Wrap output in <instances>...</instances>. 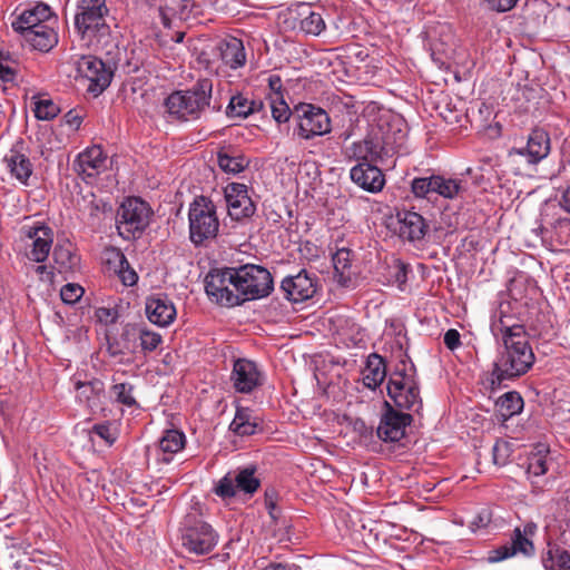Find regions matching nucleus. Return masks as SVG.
Here are the masks:
<instances>
[{
    "instance_id": "a211bd4d",
    "label": "nucleus",
    "mask_w": 570,
    "mask_h": 570,
    "mask_svg": "<svg viewBox=\"0 0 570 570\" xmlns=\"http://www.w3.org/2000/svg\"><path fill=\"white\" fill-rule=\"evenodd\" d=\"M145 309L149 322L160 327L171 324L177 314L175 305L165 294L148 297Z\"/></svg>"
},
{
    "instance_id": "de8ad7c7",
    "label": "nucleus",
    "mask_w": 570,
    "mask_h": 570,
    "mask_svg": "<svg viewBox=\"0 0 570 570\" xmlns=\"http://www.w3.org/2000/svg\"><path fill=\"white\" fill-rule=\"evenodd\" d=\"M112 394L117 402L126 405H136V400L132 395L134 386L129 383H117L112 386Z\"/></svg>"
},
{
    "instance_id": "9d476101",
    "label": "nucleus",
    "mask_w": 570,
    "mask_h": 570,
    "mask_svg": "<svg viewBox=\"0 0 570 570\" xmlns=\"http://www.w3.org/2000/svg\"><path fill=\"white\" fill-rule=\"evenodd\" d=\"M294 118L296 128L294 132L304 140L316 136H324L331 131V118L327 112L312 104H299L295 107Z\"/></svg>"
},
{
    "instance_id": "69168bd1",
    "label": "nucleus",
    "mask_w": 570,
    "mask_h": 570,
    "mask_svg": "<svg viewBox=\"0 0 570 570\" xmlns=\"http://www.w3.org/2000/svg\"><path fill=\"white\" fill-rule=\"evenodd\" d=\"M268 85H269L271 90L274 91V95H275L276 99L283 98L282 95H281L282 80H281L279 76H275V75L271 76L268 78Z\"/></svg>"
},
{
    "instance_id": "393cba45",
    "label": "nucleus",
    "mask_w": 570,
    "mask_h": 570,
    "mask_svg": "<svg viewBox=\"0 0 570 570\" xmlns=\"http://www.w3.org/2000/svg\"><path fill=\"white\" fill-rule=\"evenodd\" d=\"M52 16L51 8L42 2L37 3L33 8L24 10L17 17L11 27L17 33L28 31L36 28V26L46 24Z\"/></svg>"
},
{
    "instance_id": "c9c22d12",
    "label": "nucleus",
    "mask_w": 570,
    "mask_h": 570,
    "mask_svg": "<svg viewBox=\"0 0 570 570\" xmlns=\"http://www.w3.org/2000/svg\"><path fill=\"white\" fill-rule=\"evenodd\" d=\"M524 402L520 393L515 391L507 392L497 401V406L500 416L508 420L513 415L519 414L523 409Z\"/></svg>"
},
{
    "instance_id": "774afa93",
    "label": "nucleus",
    "mask_w": 570,
    "mask_h": 570,
    "mask_svg": "<svg viewBox=\"0 0 570 570\" xmlns=\"http://www.w3.org/2000/svg\"><path fill=\"white\" fill-rule=\"evenodd\" d=\"M277 501H278V492L276 491V489L273 487L267 488L264 493V503L265 504L277 503Z\"/></svg>"
},
{
    "instance_id": "5fc2aeb1",
    "label": "nucleus",
    "mask_w": 570,
    "mask_h": 570,
    "mask_svg": "<svg viewBox=\"0 0 570 570\" xmlns=\"http://www.w3.org/2000/svg\"><path fill=\"white\" fill-rule=\"evenodd\" d=\"M493 463L504 465L510 456V445L505 441L498 440L492 448Z\"/></svg>"
},
{
    "instance_id": "2eb2a0df",
    "label": "nucleus",
    "mask_w": 570,
    "mask_h": 570,
    "mask_svg": "<svg viewBox=\"0 0 570 570\" xmlns=\"http://www.w3.org/2000/svg\"><path fill=\"white\" fill-rule=\"evenodd\" d=\"M228 216L232 220L242 222L256 213V205L248 195V187L240 183H230L224 188Z\"/></svg>"
},
{
    "instance_id": "680f3d73",
    "label": "nucleus",
    "mask_w": 570,
    "mask_h": 570,
    "mask_svg": "<svg viewBox=\"0 0 570 570\" xmlns=\"http://www.w3.org/2000/svg\"><path fill=\"white\" fill-rule=\"evenodd\" d=\"M97 317L100 322L115 323L118 315L116 311L102 307L97 311Z\"/></svg>"
},
{
    "instance_id": "0e129e2a",
    "label": "nucleus",
    "mask_w": 570,
    "mask_h": 570,
    "mask_svg": "<svg viewBox=\"0 0 570 570\" xmlns=\"http://www.w3.org/2000/svg\"><path fill=\"white\" fill-rule=\"evenodd\" d=\"M299 567L294 563H285V562H269L262 570H298Z\"/></svg>"
},
{
    "instance_id": "bf43d9fd",
    "label": "nucleus",
    "mask_w": 570,
    "mask_h": 570,
    "mask_svg": "<svg viewBox=\"0 0 570 570\" xmlns=\"http://www.w3.org/2000/svg\"><path fill=\"white\" fill-rule=\"evenodd\" d=\"M444 344L450 351L456 350L459 346H461V335L460 333L450 328L444 334Z\"/></svg>"
},
{
    "instance_id": "c85d7f7f",
    "label": "nucleus",
    "mask_w": 570,
    "mask_h": 570,
    "mask_svg": "<svg viewBox=\"0 0 570 570\" xmlns=\"http://www.w3.org/2000/svg\"><path fill=\"white\" fill-rule=\"evenodd\" d=\"M386 376V366L384 358L372 353L368 355L366 366L363 371V383L366 387L375 390L382 384Z\"/></svg>"
},
{
    "instance_id": "72a5a7b5",
    "label": "nucleus",
    "mask_w": 570,
    "mask_h": 570,
    "mask_svg": "<svg viewBox=\"0 0 570 570\" xmlns=\"http://www.w3.org/2000/svg\"><path fill=\"white\" fill-rule=\"evenodd\" d=\"M53 240V232L51 227L42 228V236L36 237L32 242L31 249L27 254L30 261L36 263H43L50 253Z\"/></svg>"
},
{
    "instance_id": "f8f14e48",
    "label": "nucleus",
    "mask_w": 570,
    "mask_h": 570,
    "mask_svg": "<svg viewBox=\"0 0 570 570\" xmlns=\"http://www.w3.org/2000/svg\"><path fill=\"white\" fill-rule=\"evenodd\" d=\"M79 77L89 81L88 91L95 97L109 87L112 79V71L105 62L95 56H81L75 61Z\"/></svg>"
},
{
    "instance_id": "9b49d317",
    "label": "nucleus",
    "mask_w": 570,
    "mask_h": 570,
    "mask_svg": "<svg viewBox=\"0 0 570 570\" xmlns=\"http://www.w3.org/2000/svg\"><path fill=\"white\" fill-rule=\"evenodd\" d=\"M218 542V533L213 527L196 518L188 517L181 530V544L196 556L209 553Z\"/></svg>"
},
{
    "instance_id": "a19ab883",
    "label": "nucleus",
    "mask_w": 570,
    "mask_h": 570,
    "mask_svg": "<svg viewBox=\"0 0 570 570\" xmlns=\"http://www.w3.org/2000/svg\"><path fill=\"white\" fill-rule=\"evenodd\" d=\"M112 255L114 258L108 259V262L115 264V272L120 277L122 284L126 286L135 285L137 283L138 276L136 272L130 268L126 256L120 252H114Z\"/></svg>"
},
{
    "instance_id": "8fccbe9b",
    "label": "nucleus",
    "mask_w": 570,
    "mask_h": 570,
    "mask_svg": "<svg viewBox=\"0 0 570 570\" xmlns=\"http://www.w3.org/2000/svg\"><path fill=\"white\" fill-rule=\"evenodd\" d=\"M271 109L273 118L279 124L288 121L292 116L294 117V112L291 111L283 98H272Z\"/></svg>"
},
{
    "instance_id": "cd10ccee",
    "label": "nucleus",
    "mask_w": 570,
    "mask_h": 570,
    "mask_svg": "<svg viewBox=\"0 0 570 570\" xmlns=\"http://www.w3.org/2000/svg\"><path fill=\"white\" fill-rule=\"evenodd\" d=\"M263 108V101L249 99L243 94H237L230 98L226 108V115L229 118H247L249 115L259 112Z\"/></svg>"
},
{
    "instance_id": "6ab92c4d",
    "label": "nucleus",
    "mask_w": 570,
    "mask_h": 570,
    "mask_svg": "<svg viewBox=\"0 0 570 570\" xmlns=\"http://www.w3.org/2000/svg\"><path fill=\"white\" fill-rule=\"evenodd\" d=\"M23 140H18L4 157L10 174L22 185L28 186L29 178L33 173V165L30 158L23 153Z\"/></svg>"
},
{
    "instance_id": "7c9ffc66",
    "label": "nucleus",
    "mask_w": 570,
    "mask_h": 570,
    "mask_svg": "<svg viewBox=\"0 0 570 570\" xmlns=\"http://www.w3.org/2000/svg\"><path fill=\"white\" fill-rule=\"evenodd\" d=\"M52 257L59 273L72 271L79 265V257L69 240L58 243L53 248Z\"/></svg>"
},
{
    "instance_id": "b1692460",
    "label": "nucleus",
    "mask_w": 570,
    "mask_h": 570,
    "mask_svg": "<svg viewBox=\"0 0 570 570\" xmlns=\"http://www.w3.org/2000/svg\"><path fill=\"white\" fill-rule=\"evenodd\" d=\"M539 233L544 242L560 250L570 252V219L559 217L549 226L539 227Z\"/></svg>"
},
{
    "instance_id": "f03ea898",
    "label": "nucleus",
    "mask_w": 570,
    "mask_h": 570,
    "mask_svg": "<svg viewBox=\"0 0 570 570\" xmlns=\"http://www.w3.org/2000/svg\"><path fill=\"white\" fill-rule=\"evenodd\" d=\"M501 331L503 344L498 350L488 377L491 390L499 389L505 382L524 375L535 360L522 325L504 326Z\"/></svg>"
},
{
    "instance_id": "20e7f679",
    "label": "nucleus",
    "mask_w": 570,
    "mask_h": 570,
    "mask_svg": "<svg viewBox=\"0 0 570 570\" xmlns=\"http://www.w3.org/2000/svg\"><path fill=\"white\" fill-rule=\"evenodd\" d=\"M212 90V80L205 78L187 90L174 91L165 99L166 111L179 121L197 120L210 107Z\"/></svg>"
},
{
    "instance_id": "423d86ee",
    "label": "nucleus",
    "mask_w": 570,
    "mask_h": 570,
    "mask_svg": "<svg viewBox=\"0 0 570 570\" xmlns=\"http://www.w3.org/2000/svg\"><path fill=\"white\" fill-rule=\"evenodd\" d=\"M189 239L196 246H203L207 240L215 239L219 230L217 207L204 195L196 196L189 205Z\"/></svg>"
},
{
    "instance_id": "58836bf2",
    "label": "nucleus",
    "mask_w": 570,
    "mask_h": 570,
    "mask_svg": "<svg viewBox=\"0 0 570 570\" xmlns=\"http://www.w3.org/2000/svg\"><path fill=\"white\" fill-rule=\"evenodd\" d=\"M542 561L547 570H570V553L558 546H550Z\"/></svg>"
},
{
    "instance_id": "3c124183",
    "label": "nucleus",
    "mask_w": 570,
    "mask_h": 570,
    "mask_svg": "<svg viewBox=\"0 0 570 570\" xmlns=\"http://www.w3.org/2000/svg\"><path fill=\"white\" fill-rule=\"evenodd\" d=\"M83 288L76 283H68L62 286L60 291V297L66 304H75L77 303L83 295Z\"/></svg>"
},
{
    "instance_id": "f3484780",
    "label": "nucleus",
    "mask_w": 570,
    "mask_h": 570,
    "mask_svg": "<svg viewBox=\"0 0 570 570\" xmlns=\"http://www.w3.org/2000/svg\"><path fill=\"white\" fill-rule=\"evenodd\" d=\"M350 177L353 183L368 193H379L385 185L382 170L373 163H358L351 168Z\"/></svg>"
},
{
    "instance_id": "37998d69",
    "label": "nucleus",
    "mask_w": 570,
    "mask_h": 570,
    "mask_svg": "<svg viewBox=\"0 0 570 570\" xmlns=\"http://www.w3.org/2000/svg\"><path fill=\"white\" fill-rule=\"evenodd\" d=\"M411 191L416 198L430 199L435 194V174L414 178L411 181Z\"/></svg>"
},
{
    "instance_id": "f704fd0d",
    "label": "nucleus",
    "mask_w": 570,
    "mask_h": 570,
    "mask_svg": "<svg viewBox=\"0 0 570 570\" xmlns=\"http://www.w3.org/2000/svg\"><path fill=\"white\" fill-rule=\"evenodd\" d=\"M256 470V466L250 464L236 471L235 483L237 491L253 495L258 490L261 480L255 475Z\"/></svg>"
},
{
    "instance_id": "052dcab7",
    "label": "nucleus",
    "mask_w": 570,
    "mask_h": 570,
    "mask_svg": "<svg viewBox=\"0 0 570 570\" xmlns=\"http://www.w3.org/2000/svg\"><path fill=\"white\" fill-rule=\"evenodd\" d=\"M65 120L66 124L77 130L82 122V116L76 109H71L65 115Z\"/></svg>"
},
{
    "instance_id": "603ef678",
    "label": "nucleus",
    "mask_w": 570,
    "mask_h": 570,
    "mask_svg": "<svg viewBox=\"0 0 570 570\" xmlns=\"http://www.w3.org/2000/svg\"><path fill=\"white\" fill-rule=\"evenodd\" d=\"M547 460L544 455L535 453L529 456L527 472L534 476L543 475L547 472Z\"/></svg>"
},
{
    "instance_id": "338daca9",
    "label": "nucleus",
    "mask_w": 570,
    "mask_h": 570,
    "mask_svg": "<svg viewBox=\"0 0 570 570\" xmlns=\"http://www.w3.org/2000/svg\"><path fill=\"white\" fill-rule=\"evenodd\" d=\"M45 227H49V226L46 224H37L35 226L28 227L26 229V236L28 238L32 239V242H33L36 239V237L42 236V228H45Z\"/></svg>"
},
{
    "instance_id": "13d9d810",
    "label": "nucleus",
    "mask_w": 570,
    "mask_h": 570,
    "mask_svg": "<svg viewBox=\"0 0 570 570\" xmlns=\"http://www.w3.org/2000/svg\"><path fill=\"white\" fill-rule=\"evenodd\" d=\"M491 522V511L482 509L471 522L472 531L487 527Z\"/></svg>"
},
{
    "instance_id": "1a4fd4ad",
    "label": "nucleus",
    "mask_w": 570,
    "mask_h": 570,
    "mask_svg": "<svg viewBox=\"0 0 570 570\" xmlns=\"http://www.w3.org/2000/svg\"><path fill=\"white\" fill-rule=\"evenodd\" d=\"M235 267L212 268L205 276V292L212 302L220 306H240L236 292Z\"/></svg>"
},
{
    "instance_id": "79ce46f5",
    "label": "nucleus",
    "mask_w": 570,
    "mask_h": 570,
    "mask_svg": "<svg viewBox=\"0 0 570 570\" xmlns=\"http://www.w3.org/2000/svg\"><path fill=\"white\" fill-rule=\"evenodd\" d=\"M353 253L348 248H340L333 255V266L335 274L338 275L340 282L350 279L348 271L351 268Z\"/></svg>"
},
{
    "instance_id": "6e6d98bb",
    "label": "nucleus",
    "mask_w": 570,
    "mask_h": 570,
    "mask_svg": "<svg viewBox=\"0 0 570 570\" xmlns=\"http://www.w3.org/2000/svg\"><path fill=\"white\" fill-rule=\"evenodd\" d=\"M91 433L98 435L100 439H102L109 445H111L115 442V438L111 434V429H110L109 423L95 424L91 429Z\"/></svg>"
},
{
    "instance_id": "dca6fc26",
    "label": "nucleus",
    "mask_w": 570,
    "mask_h": 570,
    "mask_svg": "<svg viewBox=\"0 0 570 570\" xmlns=\"http://www.w3.org/2000/svg\"><path fill=\"white\" fill-rule=\"evenodd\" d=\"M234 389L239 393H250L262 385V373L255 362L237 358L230 375Z\"/></svg>"
},
{
    "instance_id": "49530a36",
    "label": "nucleus",
    "mask_w": 570,
    "mask_h": 570,
    "mask_svg": "<svg viewBox=\"0 0 570 570\" xmlns=\"http://www.w3.org/2000/svg\"><path fill=\"white\" fill-rule=\"evenodd\" d=\"M59 111V107L50 99H40L35 106V116L40 120L53 119Z\"/></svg>"
},
{
    "instance_id": "864d4df0",
    "label": "nucleus",
    "mask_w": 570,
    "mask_h": 570,
    "mask_svg": "<svg viewBox=\"0 0 570 570\" xmlns=\"http://www.w3.org/2000/svg\"><path fill=\"white\" fill-rule=\"evenodd\" d=\"M519 0H480L481 4H483L488 10L504 13L512 10Z\"/></svg>"
},
{
    "instance_id": "0eeeda50",
    "label": "nucleus",
    "mask_w": 570,
    "mask_h": 570,
    "mask_svg": "<svg viewBox=\"0 0 570 570\" xmlns=\"http://www.w3.org/2000/svg\"><path fill=\"white\" fill-rule=\"evenodd\" d=\"M236 292L240 305L247 301L259 299L268 296L274 282L269 271L263 266L246 264L235 267Z\"/></svg>"
},
{
    "instance_id": "5701e85b",
    "label": "nucleus",
    "mask_w": 570,
    "mask_h": 570,
    "mask_svg": "<svg viewBox=\"0 0 570 570\" xmlns=\"http://www.w3.org/2000/svg\"><path fill=\"white\" fill-rule=\"evenodd\" d=\"M533 552L534 547L532 541L522 533L520 528H515L511 538V542L492 550L489 556V560L491 562H499L513 557L517 553H522L527 557H530L533 554Z\"/></svg>"
},
{
    "instance_id": "2f4dec72",
    "label": "nucleus",
    "mask_w": 570,
    "mask_h": 570,
    "mask_svg": "<svg viewBox=\"0 0 570 570\" xmlns=\"http://www.w3.org/2000/svg\"><path fill=\"white\" fill-rule=\"evenodd\" d=\"M220 57L224 63L232 69H237L245 65L246 53L243 42L238 39H232L220 48Z\"/></svg>"
},
{
    "instance_id": "4d7b16f0",
    "label": "nucleus",
    "mask_w": 570,
    "mask_h": 570,
    "mask_svg": "<svg viewBox=\"0 0 570 570\" xmlns=\"http://www.w3.org/2000/svg\"><path fill=\"white\" fill-rule=\"evenodd\" d=\"M173 1V10L175 13L179 14L180 19H186L194 3V0H171Z\"/></svg>"
},
{
    "instance_id": "e2e57ef3",
    "label": "nucleus",
    "mask_w": 570,
    "mask_h": 570,
    "mask_svg": "<svg viewBox=\"0 0 570 570\" xmlns=\"http://www.w3.org/2000/svg\"><path fill=\"white\" fill-rule=\"evenodd\" d=\"M407 273H409V268L405 264H402L400 263L397 266H396V271H395V274H394V279L395 282L397 283V285L400 287H402V285H404L407 281Z\"/></svg>"
},
{
    "instance_id": "f257e3e1",
    "label": "nucleus",
    "mask_w": 570,
    "mask_h": 570,
    "mask_svg": "<svg viewBox=\"0 0 570 570\" xmlns=\"http://www.w3.org/2000/svg\"><path fill=\"white\" fill-rule=\"evenodd\" d=\"M387 395L394 404L384 402V411L376 429V435L385 443H395L405 436V430L413 422L412 411L420 414L423 401L420 395V386L416 380V370L412 364L406 368H397L389 379Z\"/></svg>"
},
{
    "instance_id": "c756f323",
    "label": "nucleus",
    "mask_w": 570,
    "mask_h": 570,
    "mask_svg": "<svg viewBox=\"0 0 570 570\" xmlns=\"http://www.w3.org/2000/svg\"><path fill=\"white\" fill-rule=\"evenodd\" d=\"M258 423L248 407L237 406L235 416L229 424V430L239 436L255 434Z\"/></svg>"
},
{
    "instance_id": "6e6552de",
    "label": "nucleus",
    "mask_w": 570,
    "mask_h": 570,
    "mask_svg": "<svg viewBox=\"0 0 570 570\" xmlns=\"http://www.w3.org/2000/svg\"><path fill=\"white\" fill-rule=\"evenodd\" d=\"M153 210L148 203L138 197L126 198L117 210L116 225L124 239L136 238L149 225Z\"/></svg>"
},
{
    "instance_id": "aec40b11",
    "label": "nucleus",
    "mask_w": 570,
    "mask_h": 570,
    "mask_svg": "<svg viewBox=\"0 0 570 570\" xmlns=\"http://www.w3.org/2000/svg\"><path fill=\"white\" fill-rule=\"evenodd\" d=\"M550 149L549 134L542 128H535L529 134L525 147L517 149V154L525 156L530 164H538L549 155Z\"/></svg>"
},
{
    "instance_id": "a18cd8bd",
    "label": "nucleus",
    "mask_w": 570,
    "mask_h": 570,
    "mask_svg": "<svg viewBox=\"0 0 570 570\" xmlns=\"http://www.w3.org/2000/svg\"><path fill=\"white\" fill-rule=\"evenodd\" d=\"M17 60L10 52L0 51V79L9 82L13 81L17 73Z\"/></svg>"
},
{
    "instance_id": "bb28decb",
    "label": "nucleus",
    "mask_w": 570,
    "mask_h": 570,
    "mask_svg": "<svg viewBox=\"0 0 570 570\" xmlns=\"http://www.w3.org/2000/svg\"><path fill=\"white\" fill-rule=\"evenodd\" d=\"M20 35L33 49L42 52L49 51L58 42L57 33L47 24L36 26Z\"/></svg>"
},
{
    "instance_id": "e433bc0d",
    "label": "nucleus",
    "mask_w": 570,
    "mask_h": 570,
    "mask_svg": "<svg viewBox=\"0 0 570 570\" xmlns=\"http://www.w3.org/2000/svg\"><path fill=\"white\" fill-rule=\"evenodd\" d=\"M76 390L77 397L91 406L96 404V401L99 400L100 395L104 393L105 385L102 381L94 379L88 382H77Z\"/></svg>"
},
{
    "instance_id": "4be33fe9",
    "label": "nucleus",
    "mask_w": 570,
    "mask_h": 570,
    "mask_svg": "<svg viewBox=\"0 0 570 570\" xmlns=\"http://www.w3.org/2000/svg\"><path fill=\"white\" fill-rule=\"evenodd\" d=\"M399 218V235L402 239L411 243L422 240L428 230L429 225L422 215L415 212L405 210L397 214Z\"/></svg>"
},
{
    "instance_id": "ea45409f",
    "label": "nucleus",
    "mask_w": 570,
    "mask_h": 570,
    "mask_svg": "<svg viewBox=\"0 0 570 570\" xmlns=\"http://www.w3.org/2000/svg\"><path fill=\"white\" fill-rule=\"evenodd\" d=\"M464 187L459 179L446 178L443 175H435V194L445 198V199H454L462 191Z\"/></svg>"
},
{
    "instance_id": "ddd939ff",
    "label": "nucleus",
    "mask_w": 570,
    "mask_h": 570,
    "mask_svg": "<svg viewBox=\"0 0 570 570\" xmlns=\"http://www.w3.org/2000/svg\"><path fill=\"white\" fill-rule=\"evenodd\" d=\"M107 169L108 157L98 145L87 147L72 163V170L87 184H91Z\"/></svg>"
},
{
    "instance_id": "a878e982",
    "label": "nucleus",
    "mask_w": 570,
    "mask_h": 570,
    "mask_svg": "<svg viewBox=\"0 0 570 570\" xmlns=\"http://www.w3.org/2000/svg\"><path fill=\"white\" fill-rule=\"evenodd\" d=\"M218 167L226 174L237 175L248 168L250 160L233 147H222L217 151Z\"/></svg>"
},
{
    "instance_id": "4c0bfd02",
    "label": "nucleus",
    "mask_w": 570,
    "mask_h": 570,
    "mask_svg": "<svg viewBox=\"0 0 570 570\" xmlns=\"http://www.w3.org/2000/svg\"><path fill=\"white\" fill-rule=\"evenodd\" d=\"M142 323H127L122 327V332L120 334V341L118 345L121 348L112 354L124 353V351L135 353L138 350V342L141 332Z\"/></svg>"
},
{
    "instance_id": "39448f33",
    "label": "nucleus",
    "mask_w": 570,
    "mask_h": 570,
    "mask_svg": "<svg viewBox=\"0 0 570 570\" xmlns=\"http://www.w3.org/2000/svg\"><path fill=\"white\" fill-rule=\"evenodd\" d=\"M109 13L106 0H79L75 16V29L88 45L100 42L110 33L106 21Z\"/></svg>"
},
{
    "instance_id": "7ed1b4c3",
    "label": "nucleus",
    "mask_w": 570,
    "mask_h": 570,
    "mask_svg": "<svg viewBox=\"0 0 570 570\" xmlns=\"http://www.w3.org/2000/svg\"><path fill=\"white\" fill-rule=\"evenodd\" d=\"M401 126L402 121L400 119L389 121L385 118H380L375 125L371 126L363 140L355 141L345 148V157L360 163H375L389 156L404 141L406 132Z\"/></svg>"
},
{
    "instance_id": "412c9836",
    "label": "nucleus",
    "mask_w": 570,
    "mask_h": 570,
    "mask_svg": "<svg viewBox=\"0 0 570 570\" xmlns=\"http://www.w3.org/2000/svg\"><path fill=\"white\" fill-rule=\"evenodd\" d=\"M288 10L293 20L298 21L299 30L305 35L318 36L325 30L326 24L322 14L315 12L311 4L298 3Z\"/></svg>"
},
{
    "instance_id": "c03bdc74",
    "label": "nucleus",
    "mask_w": 570,
    "mask_h": 570,
    "mask_svg": "<svg viewBox=\"0 0 570 570\" xmlns=\"http://www.w3.org/2000/svg\"><path fill=\"white\" fill-rule=\"evenodd\" d=\"M161 343L163 336L159 333L149 330L147 325L142 323L138 348H140L144 354H148L154 352Z\"/></svg>"
},
{
    "instance_id": "473e14b6",
    "label": "nucleus",
    "mask_w": 570,
    "mask_h": 570,
    "mask_svg": "<svg viewBox=\"0 0 570 570\" xmlns=\"http://www.w3.org/2000/svg\"><path fill=\"white\" fill-rule=\"evenodd\" d=\"M186 443L185 434L178 430H166L159 440V449L164 454L163 461L169 463L171 455L184 449Z\"/></svg>"
},
{
    "instance_id": "09e8293b",
    "label": "nucleus",
    "mask_w": 570,
    "mask_h": 570,
    "mask_svg": "<svg viewBox=\"0 0 570 570\" xmlns=\"http://www.w3.org/2000/svg\"><path fill=\"white\" fill-rule=\"evenodd\" d=\"M214 492L224 500L234 498L237 493L235 476L232 478L230 473L223 476L216 484Z\"/></svg>"
},
{
    "instance_id": "4468645a",
    "label": "nucleus",
    "mask_w": 570,
    "mask_h": 570,
    "mask_svg": "<svg viewBox=\"0 0 570 570\" xmlns=\"http://www.w3.org/2000/svg\"><path fill=\"white\" fill-rule=\"evenodd\" d=\"M318 288V277L306 269L294 276H286L281 283L284 297L292 303H302L314 297Z\"/></svg>"
}]
</instances>
